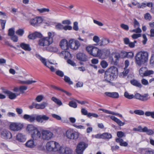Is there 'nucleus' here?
Returning a JSON list of instances; mask_svg holds the SVG:
<instances>
[{
  "label": "nucleus",
  "instance_id": "37",
  "mask_svg": "<svg viewBox=\"0 0 154 154\" xmlns=\"http://www.w3.org/2000/svg\"><path fill=\"white\" fill-rule=\"evenodd\" d=\"M146 67H142L139 70V73L142 77H143V75L145 71H146Z\"/></svg>",
  "mask_w": 154,
  "mask_h": 154
},
{
  "label": "nucleus",
  "instance_id": "58",
  "mask_svg": "<svg viewBox=\"0 0 154 154\" xmlns=\"http://www.w3.org/2000/svg\"><path fill=\"white\" fill-rule=\"evenodd\" d=\"M99 110L102 111L103 112L106 113L108 114H114L113 112H112L111 111L107 110L106 109H99Z\"/></svg>",
  "mask_w": 154,
  "mask_h": 154
},
{
  "label": "nucleus",
  "instance_id": "27",
  "mask_svg": "<svg viewBox=\"0 0 154 154\" xmlns=\"http://www.w3.org/2000/svg\"><path fill=\"white\" fill-rule=\"evenodd\" d=\"M26 129L31 134L38 129L37 128L32 124L28 125Z\"/></svg>",
  "mask_w": 154,
  "mask_h": 154
},
{
  "label": "nucleus",
  "instance_id": "45",
  "mask_svg": "<svg viewBox=\"0 0 154 154\" xmlns=\"http://www.w3.org/2000/svg\"><path fill=\"white\" fill-rule=\"evenodd\" d=\"M145 128H146V129H145V131L144 132H146L149 135H151L153 134L154 131L152 130L148 129L146 127H145Z\"/></svg>",
  "mask_w": 154,
  "mask_h": 154
},
{
  "label": "nucleus",
  "instance_id": "10",
  "mask_svg": "<svg viewBox=\"0 0 154 154\" xmlns=\"http://www.w3.org/2000/svg\"><path fill=\"white\" fill-rule=\"evenodd\" d=\"M35 57L39 59L42 62V63L45 66L49 68L51 71L54 72L55 69L52 66H49L48 64H47L46 59L42 57L40 55L38 54H36L35 55Z\"/></svg>",
  "mask_w": 154,
  "mask_h": 154
},
{
  "label": "nucleus",
  "instance_id": "2",
  "mask_svg": "<svg viewBox=\"0 0 154 154\" xmlns=\"http://www.w3.org/2000/svg\"><path fill=\"white\" fill-rule=\"evenodd\" d=\"M86 49L90 54L94 57H98L104 59L107 56L106 50L100 49L94 46H88L87 47Z\"/></svg>",
  "mask_w": 154,
  "mask_h": 154
},
{
  "label": "nucleus",
  "instance_id": "54",
  "mask_svg": "<svg viewBox=\"0 0 154 154\" xmlns=\"http://www.w3.org/2000/svg\"><path fill=\"white\" fill-rule=\"evenodd\" d=\"M27 87L25 86H20L19 88V90L22 93H23L24 91L27 90Z\"/></svg>",
  "mask_w": 154,
  "mask_h": 154
},
{
  "label": "nucleus",
  "instance_id": "59",
  "mask_svg": "<svg viewBox=\"0 0 154 154\" xmlns=\"http://www.w3.org/2000/svg\"><path fill=\"white\" fill-rule=\"evenodd\" d=\"M11 38L14 42H17L18 40V37L15 35L11 36Z\"/></svg>",
  "mask_w": 154,
  "mask_h": 154
},
{
  "label": "nucleus",
  "instance_id": "53",
  "mask_svg": "<svg viewBox=\"0 0 154 154\" xmlns=\"http://www.w3.org/2000/svg\"><path fill=\"white\" fill-rule=\"evenodd\" d=\"M134 28H136L140 27V24L135 19H134Z\"/></svg>",
  "mask_w": 154,
  "mask_h": 154
},
{
  "label": "nucleus",
  "instance_id": "12",
  "mask_svg": "<svg viewBox=\"0 0 154 154\" xmlns=\"http://www.w3.org/2000/svg\"><path fill=\"white\" fill-rule=\"evenodd\" d=\"M69 48L72 49H78L80 46L79 42L77 40H75L73 39H70L69 41Z\"/></svg>",
  "mask_w": 154,
  "mask_h": 154
},
{
  "label": "nucleus",
  "instance_id": "38",
  "mask_svg": "<svg viewBox=\"0 0 154 154\" xmlns=\"http://www.w3.org/2000/svg\"><path fill=\"white\" fill-rule=\"evenodd\" d=\"M124 96L126 98L131 99L134 98V95L133 94H129L127 92H125L124 93Z\"/></svg>",
  "mask_w": 154,
  "mask_h": 154
},
{
  "label": "nucleus",
  "instance_id": "18",
  "mask_svg": "<svg viewBox=\"0 0 154 154\" xmlns=\"http://www.w3.org/2000/svg\"><path fill=\"white\" fill-rule=\"evenodd\" d=\"M77 59L80 61H86L88 60L87 56L83 53H79L76 55Z\"/></svg>",
  "mask_w": 154,
  "mask_h": 154
},
{
  "label": "nucleus",
  "instance_id": "7",
  "mask_svg": "<svg viewBox=\"0 0 154 154\" xmlns=\"http://www.w3.org/2000/svg\"><path fill=\"white\" fill-rule=\"evenodd\" d=\"M79 133L72 129H69L66 132V137L70 139L76 140L78 138Z\"/></svg>",
  "mask_w": 154,
  "mask_h": 154
},
{
  "label": "nucleus",
  "instance_id": "60",
  "mask_svg": "<svg viewBox=\"0 0 154 154\" xmlns=\"http://www.w3.org/2000/svg\"><path fill=\"white\" fill-rule=\"evenodd\" d=\"M56 74L60 77H63L64 76V73L61 71L58 70L56 71Z\"/></svg>",
  "mask_w": 154,
  "mask_h": 154
},
{
  "label": "nucleus",
  "instance_id": "25",
  "mask_svg": "<svg viewBox=\"0 0 154 154\" xmlns=\"http://www.w3.org/2000/svg\"><path fill=\"white\" fill-rule=\"evenodd\" d=\"M48 103L45 102H43L41 103H36V109H43L47 106Z\"/></svg>",
  "mask_w": 154,
  "mask_h": 154
},
{
  "label": "nucleus",
  "instance_id": "9",
  "mask_svg": "<svg viewBox=\"0 0 154 154\" xmlns=\"http://www.w3.org/2000/svg\"><path fill=\"white\" fill-rule=\"evenodd\" d=\"M42 138L44 140H49L53 137V133L49 130H43L42 131Z\"/></svg>",
  "mask_w": 154,
  "mask_h": 154
},
{
  "label": "nucleus",
  "instance_id": "40",
  "mask_svg": "<svg viewBox=\"0 0 154 154\" xmlns=\"http://www.w3.org/2000/svg\"><path fill=\"white\" fill-rule=\"evenodd\" d=\"M24 32V30L23 29H20L16 31V33L17 35L20 36H22Z\"/></svg>",
  "mask_w": 154,
  "mask_h": 154
},
{
  "label": "nucleus",
  "instance_id": "51",
  "mask_svg": "<svg viewBox=\"0 0 154 154\" xmlns=\"http://www.w3.org/2000/svg\"><path fill=\"white\" fill-rule=\"evenodd\" d=\"M92 116L94 118H97L98 117V116L96 113H88V117L90 118H91V117Z\"/></svg>",
  "mask_w": 154,
  "mask_h": 154
},
{
  "label": "nucleus",
  "instance_id": "35",
  "mask_svg": "<svg viewBox=\"0 0 154 154\" xmlns=\"http://www.w3.org/2000/svg\"><path fill=\"white\" fill-rule=\"evenodd\" d=\"M102 139H109L112 137L111 134L108 133H104L102 134Z\"/></svg>",
  "mask_w": 154,
  "mask_h": 154
},
{
  "label": "nucleus",
  "instance_id": "42",
  "mask_svg": "<svg viewBox=\"0 0 154 154\" xmlns=\"http://www.w3.org/2000/svg\"><path fill=\"white\" fill-rule=\"evenodd\" d=\"M134 112L136 114L140 116L143 115L144 114L143 111L140 109H136L134 110Z\"/></svg>",
  "mask_w": 154,
  "mask_h": 154
},
{
  "label": "nucleus",
  "instance_id": "11",
  "mask_svg": "<svg viewBox=\"0 0 154 154\" xmlns=\"http://www.w3.org/2000/svg\"><path fill=\"white\" fill-rule=\"evenodd\" d=\"M23 126V125L21 123L13 122L10 125L9 127L11 130L17 131L22 129Z\"/></svg>",
  "mask_w": 154,
  "mask_h": 154
},
{
  "label": "nucleus",
  "instance_id": "16",
  "mask_svg": "<svg viewBox=\"0 0 154 154\" xmlns=\"http://www.w3.org/2000/svg\"><path fill=\"white\" fill-rule=\"evenodd\" d=\"M69 44L67 41L65 39L62 40L60 43L61 48L64 50H67L69 48Z\"/></svg>",
  "mask_w": 154,
  "mask_h": 154
},
{
  "label": "nucleus",
  "instance_id": "50",
  "mask_svg": "<svg viewBox=\"0 0 154 154\" xmlns=\"http://www.w3.org/2000/svg\"><path fill=\"white\" fill-rule=\"evenodd\" d=\"M43 95H38L35 98V100L37 102H40L43 100Z\"/></svg>",
  "mask_w": 154,
  "mask_h": 154
},
{
  "label": "nucleus",
  "instance_id": "17",
  "mask_svg": "<svg viewBox=\"0 0 154 154\" xmlns=\"http://www.w3.org/2000/svg\"><path fill=\"white\" fill-rule=\"evenodd\" d=\"M49 119V117L45 115H38L36 116V121L41 123L43 122L44 121H48Z\"/></svg>",
  "mask_w": 154,
  "mask_h": 154
},
{
  "label": "nucleus",
  "instance_id": "36",
  "mask_svg": "<svg viewBox=\"0 0 154 154\" xmlns=\"http://www.w3.org/2000/svg\"><path fill=\"white\" fill-rule=\"evenodd\" d=\"M148 96L149 94H145L143 95H141L140 100L143 101H146L150 98V97Z\"/></svg>",
  "mask_w": 154,
  "mask_h": 154
},
{
  "label": "nucleus",
  "instance_id": "13",
  "mask_svg": "<svg viewBox=\"0 0 154 154\" xmlns=\"http://www.w3.org/2000/svg\"><path fill=\"white\" fill-rule=\"evenodd\" d=\"M36 116L35 114H32L29 115L25 114L23 116V118L30 122H34L35 120H36Z\"/></svg>",
  "mask_w": 154,
  "mask_h": 154
},
{
  "label": "nucleus",
  "instance_id": "34",
  "mask_svg": "<svg viewBox=\"0 0 154 154\" xmlns=\"http://www.w3.org/2000/svg\"><path fill=\"white\" fill-rule=\"evenodd\" d=\"M51 88L56 89L57 90H59L60 91H61L62 92H63L64 93H65L68 96H70L71 95V94L67 91L63 89H62L56 86H55L54 85H51Z\"/></svg>",
  "mask_w": 154,
  "mask_h": 154
},
{
  "label": "nucleus",
  "instance_id": "28",
  "mask_svg": "<svg viewBox=\"0 0 154 154\" xmlns=\"http://www.w3.org/2000/svg\"><path fill=\"white\" fill-rule=\"evenodd\" d=\"M26 146L28 148H33L35 146L34 141L33 140H28L26 143Z\"/></svg>",
  "mask_w": 154,
  "mask_h": 154
},
{
  "label": "nucleus",
  "instance_id": "47",
  "mask_svg": "<svg viewBox=\"0 0 154 154\" xmlns=\"http://www.w3.org/2000/svg\"><path fill=\"white\" fill-rule=\"evenodd\" d=\"M100 64L103 68H106L108 66L107 63L104 60H103L101 62Z\"/></svg>",
  "mask_w": 154,
  "mask_h": 154
},
{
  "label": "nucleus",
  "instance_id": "20",
  "mask_svg": "<svg viewBox=\"0 0 154 154\" xmlns=\"http://www.w3.org/2000/svg\"><path fill=\"white\" fill-rule=\"evenodd\" d=\"M3 92L7 94L9 98L11 100L15 99L18 96V94L14 93L11 91L8 90H6L3 91Z\"/></svg>",
  "mask_w": 154,
  "mask_h": 154
},
{
  "label": "nucleus",
  "instance_id": "57",
  "mask_svg": "<svg viewBox=\"0 0 154 154\" xmlns=\"http://www.w3.org/2000/svg\"><path fill=\"white\" fill-rule=\"evenodd\" d=\"M134 54L132 52H130L127 53L126 57L128 58L131 59L134 57Z\"/></svg>",
  "mask_w": 154,
  "mask_h": 154
},
{
  "label": "nucleus",
  "instance_id": "30",
  "mask_svg": "<svg viewBox=\"0 0 154 154\" xmlns=\"http://www.w3.org/2000/svg\"><path fill=\"white\" fill-rule=\"evenodd\" d=\"M51 100L52 101L56 103L57 105L60 106L63 105V103L59 99L57 98L56 97H52Z\"/></svg>",
  "mask_w": 154,
  "mask_h": 154
},
{
  "label": "nucleus",
  "instance_id": "19",
  "mask_svg": "<svg viewBox=\"0 0 154 154\" xmlns=\"http://www.w3.org/2000/svg\"><path fill=\"white\" fill-rule=\"evenodd\" d=\"M41 134L39 131L37 129L31 134V137L33 140H37L40 138Z\"/></svg>",
  "mask_w": 154,
  "mask_h": 154
},
{
  "label": "nucleus",
  "instance_id": "26",
  "mask_svg": "<svg viewBox=\"0 0 154 154\" xmlns=\"http://www.w3.org/2000/svg\"><path fill=\"white\" fill-rule=\"evenodd\" d=\"M111 119L116 122L119 126H122L125 124L124 122H122L119 119H118L114 116H112Z\"/></svg>",
  "mask_w": 154,
  "mask_h": 154
},
{
  "label": "nucleus",
  "instance_id": "31",
  "mask_svg": "<svg viewBox=\"0 0 154 154\" xmlns=\"http://www.w3.org/2000/svg\"><path fill=\"white\" fill-rule=\"evenodd\" d=\"M124 70L123 72L120 73L119 77L121 78H123L126 76L129 72V69L127 68H124Z\"/></svg>",
  "mask_w": 154,
  "mask_h": 154
},
{
  "label": "nucleus",
  "instance_id": "63",
  "mask_svg": "<svg viewBox=\"0 0 154 154\" xmlns=\"http://www.w3.org/2000/svg\"><path fill=\"white\" fill-rule=\"evenodd\" d=\"M144 17L146 20H150L151 19V16L150 14L148 13H146L144 14Z\"/></svg>",
  "mask_w": 154,
  "mask_h": 154
},
{
  "label": "nucleus",
  "instance_id": "5",
  "mask_svg": "<svg viewBox=\"0 0 154 154\" xmlns=\"http://www.w3.org/2000/svg\"><path fill=\"white\" fill-rule=\"evenodd\" d=\"M47 149L49 151H59L60 146L59 144L54 141H50L46 144Z\"/></svg>",
  "mask_w": 154,
  "mask_h": 154
},
{
  "label": "nucleus",
  "instance_id": "8",
  "mask_svg": "<svg viewBox=\"0 0 154 154\" xmlns=\"http://www.w3.org/2000/svg\"><path fill=\"white\" fill-rule=\"evenodd\" d=\"M88 146V145L83 142H80L77 146L76 151L78 154H83V151Z\"/></svg>",
  "mask_w": 154,
  "mask_h": 154
},
{
  "label": "nucleus",
  "instance_id": "4",
  "mask_svg": "<svg viewBox=\"0 0 154 154\" xmlns=\"http://www.w3.org/2000/svg\"><path fill=\"white\" fill-rule=\"evenodd\" d=\"M48 37L43 38L39 40L38 44L39 45L42 46H48L52 43L53 38L54 36V33L48 32Z\"/></svg>",
  "mask_w": 154,
  "mask_h": 154
},
{
  "label": "nucleus",
  "instance_id": "15",
  "mask_svg": "<svg viewBox=\"0 0 154 154\" xmlns=\"http://www.w3.org/2000/svg\"><path fill=\"white\" fill-rule=\"evenodd\" d=\"M1 136L5 139H12V135L11 133L8 131L5 130L2 131L1 133Z\"/></svg>",
  "mask_w": 154,
  "mask_h": 154
},
{
  "label": "nucleus",
  "instance_id": "64",
  "mask_svg": "<svg viewBox=\"0 0 154 154\" xmlns=\"http://www.w3.org/2000/svg\"><path fill=\"white\" fill-rule=\"evenodd\" d=\"M93 40L94 42L97 43L100 41V38L98 36L95 35L93 37Z\"/></svg>",
  "mask_w": 154,
  "mask_h": 154
},
{
  "label": "nucleus",
  "instance_id": "6",
  "mask_svg": "<svg viewBox=\"0 0 154 154\" xmlns=\"http://www.w3.org/2000/svg\"><path fill=\"white\" fill-rule=\"evenodd\" d=\"M43 19L41 17L37 16L29 20L30 24L32 26L37 27L40 26L42 23Z\"/></svg>",
  "mask_w": 154,
  "mask_h": 154
},
{
  "label": "nucleus",
  "instance_id": "29",
  "mask_svg": "<svg viewBox=\"0 0 154 154\" xmlns=\"http://www.w3.org/2000/svg\"><path fill=\"white\" fill-rule=\"evenodd\" d=\"M109 42V39L103 38L101 39V42L99 43L100 46H105L107 45Z\"/></svg>",
  "mask_w": 154,
  "mask_h": 154
},
{
  "label": "nucleus",
  "instance_id": "41",
  "mask_svg": "<svg viewBox=\"0 0 154 154\" xmlns=\"http://www.w3.org/2000/svg\"><path fill=\"white\" fill-rule=\"evenodd\" d=\"M142 153L143 154H154V151L152 150H148L146 149H143L141 151Z\"/></svg>",
  "mask_w": 154,
  "mask_h": 154
},
{
  "label": "nucleus",
  "instance_id": "52",
  "mask_svg": "<svg viewBox=\"0 0 154 154\" xmlns=\"http://www.w3.org/2000/svg\"><path fill=\"white\" fill-rule=\"evenodd\" d=\"M114 58L115 59V61L117 62L120 58H121V55L120 53H116L115 54Z\"/></svg>",
  "mask_w": 154,
  "mask_h": 154
},
{
  "label": "nucleus",
  "instance_id": "1",
  "mask_svg": "<svg viewBox=\"0 0 154 154\" xmlns=\"http://www.w3.org/2000/svg\"><path fill=\"white\" fill-rule=\"evenodd\" d=\"M118 69L116 67L113 66L108 69L105 72L104 81L109 83L116 79L118 75Z\"/></svg>",
  "mask_w": 154,
  "mask_h": 154
},
{
  "label": "nucleus",
  "instance_id": "14",
  "mask_svg": "<svg viewBox=\"0 0 154 154\" xmlns=\"http://www.w3.org/2000/svg\"><path fill=\"white\" fill-rule=\"evenodd\" d=\"M61 154H72V150L69 147H63L60 146L58 151Z\"/></svg>",
  "mask_w": 154,
  "mask_h": 154
},
{
  "label": "nucleus",
  "instance_id": "39",
  "mask_svg": "<svg viewBox=\"0 0 154 154\" xmlns=\"http://www.w3.org/2000/svg\"><path fill=\"white\" fill-rule=\"evenodd\" d=\"M61 53L64 55V58L66 59L70 57L71 54L70 53L67 51H63L61 52Z\"/></svg>",
  "mask_w": 154,
  "mask_h": 154
},
{
  "label": "nucleus",
  "instance_id": "43",
  "mask_svg": "<svg viewBox=\"0 0 154 154\" xmlns=\"http://www.w3.org/2000/svg\"><path fill=\"white\" fill-rule=\"evenodd\" d=\"M153 73L154 72L152 70H148L146 68V71H145L143 77L149 76L150 75L153 74Z\"/></svg>",
  "mask_w": 154,
  "mask_h": 154
},
{
  "label": "nucleus",
  "instance_id": "61",
  "mask_svg": "<svg viewBox=\"0 0 154 154\" xmlns=\"http://www.w3.org/2000/svg\"><path fill=\"white\" fill-rule=\"evenodd\" d=\"M131 32L136 33H139L142 32V30L140 27H138L136 28V29L132 30Z\"/></svg>",
  "mask_w": 154,
  "mask_h": 154
},
{
  "label": "nucleus",
  "instance_id": "23",
  "mask_svg": "<svg viewBox=\"0 0 154 154\" xmlns=\"http://www.w3.org/2000/svg\"><path fill=\"white\" fill-rule=\"evenodd\" d=\"M130 82L131 85L136 87L140 88L143 87L140 82L135 79H134L131 80Z\"/></svg>",
  "mask_w": 154,
  "mask_h": 154
},
{
  "label": "nucleus",
  "instance_id": "32",
  "mask_svg": "<svg viewBox=\"0 0 154 154\" xmlns=\"http://www.w3.org/2000/svg\"><path fill=\"white\" fill-rule=\"evenodd\" d=\"M51 88L56 89L57 90H59L60 91H61L62 92H63L64 93H65L68 96H70L71 95V94L67 91L63 89H62L56 86H55L54 85H51Z\"/></svg>",
  "mask_w": 154,
  "mask_h": 154
},
{
  "label": "nucleus",
  "instance_id": "24",
  "mask_svg": "<svg viewBox=\"0 0 154 154\" xmlns=\"http://www.w3.org/2000/svg\"><path fill=\"white\" fill-rule=\"evenodd\" d=\"M20 47L26 51H30L31 50V48L30 46V45L28 44H26L24 43H21L20 45Z\"/></svg>",
  "mask_w": 154,
  "mask_h": 154
},
{
  "label": "nucleus",
  "instance_id": "49",
  "mask_svg": "<svg viewBox=\"0 0 154 154\" xmlns=\"http://www.w3.org/2000/svg\"><path fill=\"white\" fill-rule=\"evenodd\" d=\"M15 32L14 28H11L10 29L8 30V35L11 36L14 35Z\"/></svg>",
  "mask_w": 154,
  "mask_h": 154
},
{
  "label": "nucleus",
  "instance_id": "44",
  "mask_svg": "<svg viewBox=\"0 0 154 154\" xmlns=\"http://www.w3.org/2000/svg\"><path fill=\"white\" fill-rule=\"evenodd\" d=\"M69 105L70 107L75 108H76L77 106V105L75 102L73 101H70L69 103Z\"/></svg>",
  "mask_w": 154,
  "mask_h": 154
},
{
  "label": "nucleus",
  "instance_id": "55",
  "mask_svg": "<svg viewBox=\"0 0 154 154\" xmlns=\"http://www.w3.org/2000/svg\"><path fill=\"white\" fill-rule=\"evenodd\" d=\"M0 22L2 29H5V26L6 23V20L2 19H0Z\"/></svg>",
  "mask_w": 154,
  "mask_h": 154
},
{
  "label": "nucleus",
  "instance_id": "48",
  "mask_svg": "<svg viewBox=\"0 0 154 154\" xmlns=\"http://www.w3.org/2000/svg\"><path fill=\"white\" fill-rule=\"evenodd\" d=\"M38 11L40 13H43L49 12L50 10L48 8H42L38 9Z\"/></svg>",
  "mask_w": 154,
  "mask_h": 154
},
{
  "label": "nucleus",
  "instance_id": "22",
  "mask_svg": "<svg viewBox=\"0 0 154 154\" xmlns=\"http://www.w3.org/2000/svg\"><path fill=\"white\" fill-rule=\"evenodd\" d=\"M16 140L20 142H24L26 139L25 136L21 133H18L16 136Z\"/></svg>",
  "mask_w": 154,
  "mask_h": 154
},
{
  "label": "nucleus",
  "instance_id": "56",
  "mask_svg": "<svg viewBox=\"0 0 154 154\" xmlns=\"http://www.w3.org/2000/svg\"><path fill=\"white\" fill-rule=\"evenodd\" d=\"M121 27L124 30L128 31L129 30V26L128 25L124 24H122L120 25Z\"/></svg>",
  "mask_w": 154,
  "mask_h": 154
},
{
  "label": "nucleus",
  "instance_id": "33",
  "mask_svg": "<svg viewBox=\"0 0 154 154\" xmlns=\"http://www.w3.org/2000/svg\"><path fill=\"white\" fill-rule=\"evenodd\" d=\"M51 88L56 89L57 90H59L60 91H61L62 92H63L64 93H65L68 96H70L71 95V94L67 91L63 89H62L56 86H55L54 85H51Z\"/></svg>",
  "mask_w": 154,
  "mask_h": 154
},
{
  "label": "nucleus",
  "instance_id": "3",
  "mask_svg": "<svg viewBox=\"0 0 154 154\" xmlns=\"http://www.w3.org/2000/svg\"><path fill=\"white\" fill-rule=\"evenodd\" d=\"M148 53L145 51L137 53L135 57V62L139 66L146 63L148 60Z\"/></svg>",
  "mask_w": 154,
  "mask_h": 154
},
{
  "label": "nucleus",
  "instance_id": "62",
  "mask_svg": "<svg viewBox=\"0 0 154 154\" xmlns=\"http://www.w3.org/2000/svg\"><path fill=\"white\" fill-rule=\"evenodd\" d=\"M73 29L75 31H78V23L77 22H75L74 23Z\"/></svg>",
  "mask_w": 154,
  "mask_h": 154
},
{
  "label": "nucleus",
  "instance_id": "21",
  "mask_svg": "<svg viewBox=\"0 0 154 154\" xmlns=\"http://www.w3.org/2000/svg\"><path fill=\"white\" fill-rule=\"evenodd\" d=\"M105 94L108 97L112 98H117L119 97V94L116 92H105Z\"/></svg>",
  "mask_w": 154,
  "mask_h": 154
},
{
  "label": "nucleus",
  "instance_id": "46",
  "mask_svg": "<svg viewBox=\"0 0 154 154\" xmlns=\"http://www.w3.org/2000/svg\"><path fill=\"white\" fill-rule=\"evenodd\" d=\"M64 80L65 82L69 85H72L73 84V82L71 81L70 78L66 76H64Z\"/></svg>",
  "mask_w": 154,
  "mask_h": 154
}]
</instances>
